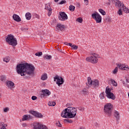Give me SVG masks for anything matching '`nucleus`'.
<instances>
[{
	"mask_svg": "<svg viewBox=\"0 0 129 129\" xmlns=\"http://www.w3.org/2000/svg\"><path fill=\"white\" fill-rule=\"evenodd\" d=\"M113 106L111 103H107L104 105V111L108 116H111Z\"/></svg>",
	"mask_w": 129,
	"mask_h": 129,
	"instance_id": "nucleus-4",
	"label": "nucleus"
},
{
	"mask_svg": "<svg viewBox=\"0 0 129 129\" xmlns=\"http://www.w3.org/2000/svg\"><path fill=\"white\" fill-rule=\"evenodd\" d=\"M54 81H56V84H57L58 86H59V87L64 82L63 78L58 75H56L54 77Z\"/></svg>",
	"mask_w": 129,
	"mask_h": 129,
	"instance_id": "nucleus-7",
	"label": "nucleus"
},
{
	"mask_svg": "<svg viewBox=\"0 0 129 129\" xmlns=\"http://www.w3.org/2000/svg\"><path fill=\"white\" fill-rule=\"evenodd\" d=\"M65 29V26L62 24L58 23L56 26V30L57 31H63Z\"/></svg>",
	"mask_w": 129,
	"mask_h": 129,
	"instance_id": "nucleus-12",
	"label": "nucleus"
},
{
	"mask_svg": "<svg viewBox=\"0 0 129 129\" xmlns=\"http://www.w3.org/2000/svg\"><path fill=\"white\" fill-rule=\"evenodd\" d=\"M13 19L14 20V21H16V22H21V21H22L21 20V18L20 17V16H19V15H17V14H14L13 15Z\"/></svg>",
	"mask_w": 129,
	"mask_h": 129,
	"instance_id": "nucleus-15",
	"label": "nucleus"
},
{
	"mask_svg": "<svg viewBox=\"0 0 129 129\" xmlns=\"http://www.w3.org/2000/svg\"><path fill=\"white\" fill-rule=\"evenodd\" d=\"M118 71V68L116 67L114 70L113 71V74H116L117 73V72Z\"/></svg>",
	"mask_w": 129,
	"mask_h": 129,
	"instance_id": "nucleus-36",
	"label": "nucleus"
},
{
	"mask_svg": "<svg viewBox=\"0 0 129 129\" xmlns=\"http://www.w3.org/2000/svg\"><path fill=\"white\" fill-rule=\"evenodd\" d=\"M47 78H48V76L46 73L42 74L41 77V79L43 81L47 80Z\"/></svg>",
	"mask_w": 129,
	"mask_h": 129,
	"instance_id": "nucleus-23",
	"label": "nucleus"
},
{
	"mask_svg": "<svg viewBox=\"0 0 129 129\" xmlns=\"http://www.w3.org/2000/svg\"><path fill=\"white\" fill-rule=\"evenodd\" d=\"M64 45H66L67 46H69V43H68V42H64Z\"/></svg>",
	"mask_w": 129,
	"mask_h": 129,
	"instance_id": "nucleus-53",
	"label": "nucleus"
},
{
	"mask_svg": "<svg viewBox=\"0 0 129 129\" xmlns=\"http://www.w3.org/2000/svg\"><path fill=\"white\" fill-rule=\"evenodd\" d=\"M92 18L96 21L97 24H100L102 20V18L97 12L94 13L92 15Z\"/></svg>",
	"mask_w": 129,
	"mask_h": 129,
	"instance_id": "nucleus-5",
	"label": "nucleus"
},
{
	"mask_svg": "<svg viewBox=\"0 0 129 129\" xmlns=\"http://www.w3.org/2000/svg\"><path fill=\"white\" fill-rule=\"evenodd\" d=\"M67 106L68 107H71V106H72V104L68 103V104H67Z\"/></svg>",
	"mask_w": 129,
	"mask_h": 129,
	"instance_id": "nucleus-51",
	"label": "nucleus"
},
{
	"mask_svg": "<svg viewBox=\"0 0 129 129\" xmlns=\"http://www.w3.org/2000/svg\"><path fill=\"white\" fill-rule=\"evenodd\" d=\"M43 57H44V59H46V60H50V59H51L52 56L45 55L43 56Z\"/></svg>",
	"mask_w": 129,
	"mask_h": 129,
	"instance_id": "nucleus-30",
	"label": "nucleus"
},
{
	"mask_svg": "<svg viewBox=\"0 0 129 129\" xmlns=\"http://www.w3.org/2000/svg\"><path fill=\"white\" fill-rule=\"evenodd\" d=\"M63 4H66V1H61L60 3H59V5H63Z\"/></svg>",
	"mask_w": 129,
	"mask_h": 129,
	"instance_id": "nucleus-48",
	"label": "nucleus"
},
{
	"mask_svg": "<svg viewBox=\"0 0 129 129\" xmlns=\"http://www.w3.org/2000/svg\"><path fill=\"white\" fill-rule=\"evenodd\" d=\"M92 85L95 88H97L99 86V81L97 80H94L93 81Z\"/></svg>",
	"mask_w": 129,
	"mask_h": 129,
	"instance_id": "nucleus-17",
	"label": "nucleus"
},
{
	"mask_svg": "<svg viewBox=\"0 0 129 129\" xmlns=\"http://www.w3.org/2000/svg\"><path fill=\"white\" fill-rule=\"evenodd\" d=\"M22 120L23 121H25V120H28V115H24L23 116V118L22 119Z\"/></svg>",
	"mask_w": 129,
	"mask_h": 129,
	"instance_id": "nucleus-33",
	"label": "nucleus"
},
{
	"mask_svg": "<svg viewBox=\"0 0 129 129\" xmlns=\"http://www.w3.org/2000/svg\"><path fill=\"white\" fill-rule=\"evenodd\" d=\"M124 67L125 69L124 70H125L126 71H128L129 70L128 66L124 64Z\"/></svg>",
	"mask_w": 129,
	"mask_h": 129,
	"instance_id": "nucleus-41",
	"label": "nucleus"
},
{
	"mask_svg": "<svg viewBox=\"0 0 129 129\" xmlns=\"http://www.w3.org/2000/svg\"><path fill=\"white\" fill-rule=\"evenodd\" d=\"M107 98H109L110 99H112V100H114V99H115V96L114 95V94H113V93H110V94H109L108 95H106Z\"/></svg>",
	"mask_w": 129,
	"mask_h": 129,
	"instance_id": "nucleus-19",
	"label": "nucleus"
},
{
	"mask_svg": "<svg viewBox=\"0 0 129 129\" xmlns=\"http://www.w3.org/2000/svg\"><path fill=\"white\" fill-rule=\"evenodd\" d=\"M58 19L60 20V21H66V20H68V16H67V14L65 13V12H59Z\"/></svg>",
	"mask_w": 129,
	"mask_h": 129,
	"instance_id": "nucleus-8",
	"label": "nucleus"
},
{
	"mask_svg": "<svg viewBox=\"0 0 129 129\" xmlns=\"http://www.w3.org/2000/svg\"><path fill=\"white\" fill-rule=\"evenodd\" d=\"M35 56H37L38 57H40L43 55V52H37L35 54Z\"/></svg>",
	"mask_w": 129,
	"mask_h": 129,
	"instance_id": "nucleus-32",
	"label": "nucleus"
},
{
	"mask_svg": "<svg viewBox=\"0 0 129 129\" xmlns=\"http://www.w3.org/2000/svg\"><path fill=\"white\" fill-rule=\"evenodd\" d=\"M93 83V81H92V80H91V78L88 77V83H86V86L85 87L86 88H89L90 86L92 85V84Z\"/></svg>",
	"mask_w": 129,
	"mask_h": 129,
	"instance_id": "nucleus-13",
	"label": "nucleus"
},
{
	"mask_svg": "<svg viewBox=\"0 0 129 129\" xmlns=\"http://www.w3.org/2000/svg\"><path fill=\"white\" fill-rule=\"evenodd\" d=\"M110 81L113 86H117V83L114 80L111 79Z\"/></svg>",
	"mask_w": 129,
	"mask_h": 129,
	"instance_id": "nucleus-26",
	"label": "nucleus"
},
{
	"mask_svg": "<svg viewBox=\"0 0 129 129\" xmlns=\"http://www.w3.org/2000/svg\"><path fill=\"white\" fill-rule=\"evenodd\" d=\"M4 62H6V63H9L10 62V57L6 56V57L3 58Z\"/></svg>",
	"mask_w": 129,
	"mask_h": 129,
	"instance_id": "nucleus-27",
	"label": "nucleus"
},
{
	"mask_svg": "<svg viewBox=\"0 0 129 129\" xmlns=\"http://www.w3.org/2000/svg\"><path fill=\"white\" fill-rule=\"evenodd\" d=\"M25 17L26 18V20H31L32 18V14H31V13H30L29 12H28L26 14Z\"/></svg>",
	"mask_w": 129,
	"mask_h": 129,
	"instance_id": "nucleus-22",
	"label": "nucleus"
},
{
	"mask_svg": "<svg viewBox=\"0 0 129 129\" xmlns=\"http://www.w3.org/2000/svg\"><path fill=\"white\" fill-rule=\"evenodd\" d=\"M121 10L122 11H123L124 13H126V14H128L129 13V10L128 8H126L125 6H124V4H122V7H121Z\"/></svg>",
	"mask_w": 129,
	"mask_h": 129,
	"instance_id": "nucleus-18",
	"label": "nucleus"
},
{
	"mask_svg": "<svg viewBox=\"0 0 129 129\" xmlns=\"http://www.w3.org/2000/svg\"><path fill=\"white\" fill-rule=\"evenodd\" d=\"M22 126H24V127H26V126H28V125L27 124V123H24L22 124Z\"/></svg>",
	"mask_w": 129,
	"mask_h": 129,
	"instance_id": "nucleus-52",
	"label": "nucleus"
},
{
	"mask_svg": "<svg viewBox=\"0 0 129 129\" xmlns=\"http://www.w3.org/2000/svg\"><path fill=\"white\" fill-rule=\"evenodd\" d=\"M37 96H33L32 97V98H31V99L32 100H36V99H37Z\"/></svg>",
	"mask_w": 129,
	"mask_h": 129,
	"instance_id": "nucleus-47",
	"label": "nucleus"
},
{
	"mask_svg": "<svg viewBox=\"0 0 129 129\" xmlns=\"http://www.w3.org/2000/svg\"><path fill=\"white\" fill-rule=\"evenodd\" d=\"M6 86L11 90L15 87V83L11 81H7L6 82Z\"/></svg>",
	"mask_w": 129,
	"mask_h": 129,
	"instance_id": "nucleus-11",
	"label": "nucleus"
},
{
	"mask_svg": "<svg viewBox=\"0 0 129 129\" xmlns=\"http://www.w3.org/2000/svg\"><path fill=\"white\" fill-rule=\"evenodd\" d=\"M72 48H73V50H77L78 49V46H77L75 44H74L72 46Z\"/></svg>",
	"mask_w": 129,
	"mask_h": 129,
	"instance_id": "nucleus-37",
	"label": "nucleus"
},
{
	"mask_svg": "<svg viewBox=\"0 0 129 129\" xmlns=\"http://www.w3.org/2000/svg\"><path fill=\"white\" fill-rule=\"evenodd\" d=\"M84 2H88V0H84Z\"/></svg>",
	"mask_w": 129,
	"mask_h": 129,
	"instance_id": "nucleus-58",
	"label": "nucleus"
},
{
	"mask_svg": "<svg viewBox=\"0 0 129 129\" xmlns=\"http://www.w3.org/2000/svg\"><path fill=\"white\" fill-rule=\"evenodd\" d=\"M126 81V83H125ZM125 81H123L122 83L124 86H127V88H129V79L128 78H126L125 79Z\"/></svg>",
	"mask_w": 129,
	"mask_h": 129,
	"instance_id": "nucleus-20",
	"label": "nucleus"
},
{
	"mask_svg": "<svg viewBox=\"0 0 129 129\" xmlns=\"http://www.w3.org/2000/svg\"><path fill=\"white\" fill-rule=\"evenodd\" d=\"M115 6L116 8H118V9H121V7H122V4L119 1V0H116L115 3Z\"/></svg>",
	"mask_w": 129,
	"mask_h": 129,
	"instance_id": "nucleus-16",
	"label": "nucleus"
},
{
	"mask_svg": "<svg viewBox=\"0 0 129 129\" xmlns=\"http://www.w3.org/2000/svg\"><path fill=\"white\" fill-rule=\"evenodd\" d=\"M1 126H2L1 129H6V126H7V124H2L1 125Z\"/></svg>",
	"mask_w": 129,
	"mask_h": 129,
	"instance_id": "nucleus-40",
	"label": "nucleus"
},
{
	"mask_svg": "<svg viewBox=\"0 0 129 129\" xmlns=\"http://www.w3.org/2000/svg\"><path fill=\"white\" fill-rule=\"evenodd\" d=\"M9 110H10V108L9 107H6L4 109V112H8V111H9Z\"/></svg>",
	"mask_w": 129,
	"mask_h": 129,
	"instance_id": "nucleus-43",
	"label": "nucleus"
},
{
	"mask_svg": "<svg viewBox=\"0 0 129 129\" xmlns=\"http://www.w3.org/2000/svg\"><path fill=\"white\" fill-rule=\"evenodd\" d=\"M77 114V108L69 107L64 109L61 113V116L64 118H74Z\"/></svg>",
	"mask_w": 129,
	"mask_h": 129,
	"instance_id": "nucleus-2",
	"label": "nucleus"
},
{
	"mask_svg": "<svg viewBox=\"0 0 129 129\" xmlns=\"http://www.w3.org/2000/svg\"><path fill=\"white\" fill-rule=\"evenodd\" d=\"M111 90L109 88H108V87H107L106 88V90H105V93H106V95H109V94L110 93H111Z\"/></svg>",
	"mask_w": 129,
	"mask_h": 129,
	"instance_id": "nucleus-25",
	"label": "nucleus"
},
{
	"mask_svg": "<svg viewBox=\"0 0 129 129\" xmlns=\"http://www.w3.org/2000/svg\"><path fill=\"white\" fill-rule=\"evenodd\" d=\"M79 129H85V127H84V126H81L80 127Z\"/></svg>",
	"mask_w": 129,
	"mask_h": 129,
	"instance_id": "nucleus-55",
	"label": "nucleus"
},
{
	"mask_svg": "<svg viewBox=\"0 0 129 129\" xmlns=\"http://www.w3.org/2000/svg\"><path fill=\"white\" fill-rule=\"evenodd\" d=\"M95 125H97V123H96V124H95Z\"/></svg>",
	"mask_w": 129,
	"mask_h": 129,
	"instance_id": "nucleus-59",
	"label": "nucleus"
},
{
	"mask_svg": "<svg viewBox=\"0 0 129 129\" xmlns=\"http://www.w3.org/2000/svg\"><path fill=\"white\" fill-rule=\"evenodd\" d=\"M48 104L49 106H55V105H56V102H49Z\"/></svg>",
	"mask_w": 129,
	"mask_h": 129,
	"instance_id": "nucleus-31",
	"label": "nucleus"
},
{
	"mask_svg": "<svg viewBox=\"0 0 129 129\" xmlns=\"http://www.w3.org/2000/svg\"><path fill=\"white\" fill-rule=\"evenodd\" d=\"M36 17L37 18V19H39V18H40V16H39L38 15H36Z\"/></svg>",
	"mask_w": 129,
	"mask_h": 129,
	"instance_id": "nucleus-57",
	"label": "nucleus"
},
{
	"mask_svg": "<svg viewBox=\"0 0 129 129\" xmlns=\"http://www.w3.org/2000/svg\"><path fill=\"white\" fill-rule=\"evenodd\" d=\"M29 113H31L32 115H34V116L37 118H43V115L42 113H39L36 111H29Z\"/></svg>",
	"mask_w": 129,
	"mask_h": 129,
	"instance_id": "nucleus-9",
	"label": "nucleus"
},
{
	"mask_svg": "<svg viewBox=\"0 0 129 129\" xmlns=\"http://www.w3.org/2000/svg\"><path fill=\"white\" fill-rule=\"evenodd\" d=\"M16 71L21 76H25V78L33 77L35 75V67L32 64L24 63L17 65Z\"/></svg>",
	"mask_w": 129,
	"mask_h": 129,
	"instance_id": "nucleus-1",
	"label": "nucleus"
},
{
	"mask_svg": "<svg viewBox=\"0 0 129 129\" xmlns=\"http://www.w3.org/2000/svg\"><path fill=\"white\" fill-rule=\"evenodd\" d=\"M69 46H70V47H71V48H72V46H73V45H72V43H69Z\"/></svg>",
	"mask_w": 129,
	"mask_h": 129,
	"instance_id": "nucleus-54",
	"label": "nucleus"
},
{
	"mask_svg": "<svg viewBox=\"0 0 129 129\" xmlns=\"http://www.w3.org/2000/svg\"><path fill=\"white\" fill-rule=\"evenodd\" d=\"M27 118H28V120L33 119V116H32L31 115H27Z\"/></svg>",
	"mask_w": 129,
	"mask_h": 129,
	"instance_id": "nucleus-44",
	"label": "nucleus"
},
{
	"mask_svg": "<svg viewBox=\"0 0 129 129\" xmlns=\"http://www.w3.org/2000/svg\"><path fill=\"white\" fill-rule=\"evenodd\" d=\"M117 67H118L119 69H120L121 70H123V71L125 70L124 64L120 63V64H117Z\"/></svg>",
	"mask_w": 129,
	"mask_h": 129,
	"instance_id": "nucleus-24",
	"label": "nucleus"
},
{
	"mask_svg": "<svg viewBox=\"0 0 129 129\" xmlns=\"http://www.w3.org/2000/svg\"><path fill=\"white\" fill-rule=\"evenodd\" d=\"M6 41L12 47H15L18 45V40L17 38H15V36L12 34H9L7 35V38H6Z\"/></svg>",
	"mask_w": 129,
	"mask_h": 129,
	"instance_id": "nucleus-3",
	"label": "nucleus"
},
{
	"mask_svg": "<svg viewBox=\"0 0 129 129\" xmlns=\"http://www.w3.org/2000/svg\"><path fill=\"white\" fill-rule=\"evenodd\" d=\"M77 22H78V23H82L83 22V19H82V18L80 17L78 18L77 20H76Z\"/></svg>",
	"mask_w": 129,
	"mask_h": 129,
	"instance_id": "nucleus-35",
	"label": "nucleus"
},
{
	"mask_svg": "<svg viewBox=\"0 0 129 129\" xmlns=\"http://www.w3.org/2000/svg\"><path fill=\"white\" fill-rule=\"evenodd\" d=\"M54 2L55 3H58V2H59V0H54Z\"/></svg>",
	"mask_w": 129,
	"mask_h": 129,
	"instance_id": "nucleus-56",
	"label": "nucleus"
},
{
	"mask_svg": "<svg viewBox=\"0 0 129 129\" xmlns=\"http://www.w3.org/2000/svg\"><path fill=\"white\" fill-rule=\"evenodd\" d=\"M56 125L59 127H62V124H61V123H60V121H58V122H56Z\"/></svg>",
	"mask_w": 129,
	"mask_h": 129,
	"instance_id": "nucleus-45",
	"label": "nucleus"
},
{
	"mask_svg": "<svg viewBox=\"0 0 129 129\" xmlns=\"http://www.w3.org/2000/svg\"><path fill=\"white\" fill-rule=\"evenodd\" d=\"M114 115L115 117H116L117 120L119 119V112H118V111L115 110L114 112Z\"/></svg>",
	"mask_w": 129,
	"mask_h": 129,
	"instance_id": "nucleus-21",
	"label": "nucleus"
},
{
	"mask_svg": "<svg viewBox=\"0 0 129 129\" xmlns=\"http://www.w3.org/2000/svg\"><path fill=\"white\" fill-rule=\"evenodd\" d=\"M99 12L100 13V14H101L103 16H105V15H106V12H105L104 11V10L100 9H99Z\"/></svg>",
	"mask_w": 129,
	"mask_h": 129,
	"instance_id": "nucleus-28",
	"label": "nucleus"
},
{
	"mask_svg": "<svg viewBox=\"0 0 129 129\" xmlns=\"http://www.w3.org/2000/svg\"><path fill=\"white\" fill-rule=\"evenodd\" d=\"M78 109H79V110H80L81 111H84V107H78Z\"/></svg>",
	"mask_w": 129,
	"mask_h": 129,
	"instance_id": "nucleus-42",
	"label": "nucleus"
},
{
	"mask_svg": "<svg viewBox=\"0 0 129 129\" xmlns=\"http://www.w3.org/2000/svg\"><path fill=\"white\" fill-rule=\"evenodd\" d=\"M45 10H47L48 11V16L50 17L51 14H52V8H51V6L49 5H46L45 7Z\"/></svg>",
	"mask_w": 129,
	"mask_h": 129,
	"instance_id": "nucleus-14",
	"label": "nucleus"
},
{
	"mask_svg": "<svg viewBox=\"0 0 129 129\" xmlns=\"http://www.w3.org/2000/svg\"><path fill=\"white\" fill-rule=\"evenodd\" d=\"M86 61L88 62H91L94 64H96V62L98 61V59L95 57L90 56L86 58Z\"/></svg>",
	"mask_w": 129,
	"mask_h": 129,
	"instance_id": "nucleus-10",
	"label": "nucleus"
},
{
	"mask_svg": "<svg viewBox=\"0 0 129 129\" xmlns=\"http://www.w3.org/2000/svg\"><path fill=\"white\" fill-rule=\"evenodd\" d=\"M51 95V92L48 89L42 90L40 93L41 98H47Z\"/></svg>",
	"mask_w": 129,
	"mask_h": 129,
	"instance_id": "nucleus-6",
	"label": "nucleus"
},
{
	"mask_svg": "<svg viewBox=\"0 0 129 129\" xmlns=\"http://www.w3.org/2000/svg\"><path fill=\"white\" fill-rule=\"evenodd\" d=\"M104 94H105V93L104 92L101 93L100 94L99 97L100 98V99H103V98H104Z\"/></svg>",
	"mask_w": 129,
	"mask_h": 129,
	"instance_id": "nucleus-34",
	"label": "nucleus"
},
{
	"mask_svg": "<svg viewBox=\"0 0 129 129\" xmlns=\"http://www.w3.org/2000/svg\"><path fill=\"white\" fill-rule=\"evenodd\" d=\"M121 10H122V9L120 8L117 12V14H118L119 16H121V15H122V11H121Z\"/></svg>",
	"mask_w": 129,
	"mask_h": 129,
	"instance_id": "nucleus-39",
	"label": "nucleus"
},
{
	"mask_svg": "<svg viewBox=\"0 0 129 129\" xmlns=\"http://www.w3.org/2000/svg\"><path fill=\"white\" fill-rule=\"evenodd\" d=\"M5 79H6V78L4 76H2L1 77V81H4V80H5Z\"/></svg>",
	"mask_w": 129,
	"mask_h": 129,
	"instance_id": "nucleus-50",
	"label": "nucleus"
},
{
	"mask_svg": "<svg viewBox=\"0 0 129 129\" xmlns=\"http://www.w3.org/2000/svg\"><path fill=\"white\" fill-rule=\"evenodd\" d=\"M64 120L67 122H69V123H72V122H73V121L72 120L69 119H65Z\"/></svg>",
	"mask_w": 129,
	"mask_h": 129,
	"instance_id": "nucleus-38",
	"label": "nucleus"
},
{
	"mask_svg": "<svg viewBox=\"0 0 129 129\" xmlns=\"http://www.w3.org/2000/svg\"><path fill=\"white\" fill-rule=\"evenodd\" d=\"M92 55V57H95V58H97L98 57V54L96 53H93Z\"/></svg>",
	"mask_w": 129,
	"mask_h": 129,
	"instance_id": "nucleus-46",
	"label": "nucleus"
},
{
	"mask_svg": "<svg viewBox=\"0 0 129 129\" xmlns=\"http://www.w3.org/2000/svg\"><path fill=\"white\" fill-rule=\"evenodd\" d=\"M82 92L84 94H87V91H86L85 89L82 90Z\"/></svg>",
	"mask_w": 129,
	"mask_h": 129,
	"instance_id": "nucleus-49",
	"label": "nucleus"
},
{
	"mask_svg": "<svg viewBox=\"0 0 129 129\" xmlns=\"http://www.w3.org/2000/svg\"><path fill=\"white\" fill-rule=\"evenodd\" d=\"M69 9L71 12H74L75 11V7L73 5H70L69 7Z\"/></svg>",
	"mask_w": 129,
	"mask_h": 129,
	"instance_id": "nucleus-29",
	"label": "nucleus"
}]
</instances>
